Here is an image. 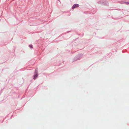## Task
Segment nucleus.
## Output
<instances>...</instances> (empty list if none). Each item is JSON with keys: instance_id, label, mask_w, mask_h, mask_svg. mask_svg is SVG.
Wrapping results in <instances>:
<instances>
[{"instance_id": "1", "label": "nucleus", "mask_w": 129, "mask_h": 129, "mask_svg": "<svg viewBox=\"0 0 129 129\" xmlns=\"http://www.w3.org/2000/svg\"><path fill=\"white\" fill-rule=\"evenodd\" d=\"M79 6V5L77 4L74 5L72 7V9H74L75 8L78 7Z\"/></svg>"}, {"instance_id": "2", "label": "nucleus", "mask_w": 129, "mask_h": 129, "mask_svg": "<svg viewBox=\"0 0 129 129\" xmlns=\"http://www.w3.org/2000/svg\"><path fill=\"white\" fill-rule=\"evenodd\" d=\"M35 73H36V74H35L34 76V79H35L36 77L38 76V73L36 71V70L35 71Z\"/></svg>"}, {"instance_id": "3", "label": "nucleus", "mask_w": 129, "mask_h": 129, "mask_svg": "<svg viewBox=\"0 0 129 129\" xmlns=\"http://www.w3.org/2000/svg\"><path fill=\"white\" fill-rule=\"evenodd\" d=\"M29 46L31 48H32L33 47V46L31 45H29Z\"/></svg>"}]
</instances>
